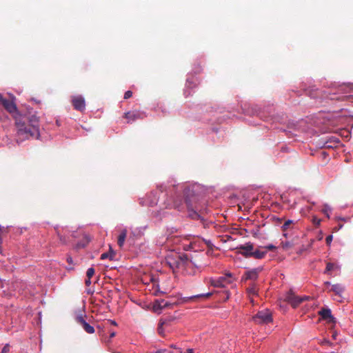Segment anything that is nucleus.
<instances>
[{"label": "nucleus", "instance_id": "obj_33", "mask_svg": "<svg viewBox=\"0 0 353 353\" xmlns=\"http://www.w3.org/2000/svg\"><path fill=\"white\" fill-rule=\"evenodd\" d=\"M332 239H333V236L332 235H328L326 239H325V241H326V243L330 245L332 241Z\"/></svg>", "mask_w": 353, "mask_h": 353}, {"label": "nucleus", "instance_id": "obj_32", "mask_svg": "<svg viewBox=\"0 0 353 353\" xmlns=\"http://www.w3.org/2000/svg\"><path fill=\"white\" fill-rule=\"evenodd\" d=\"M132 91L128 90L124 94V99H128L132 97Z\"/></svg>", "mask_w": 353, "mask_h": 353}, {"label": "nucleus", "instance_id": "obj_25", "mask_svg": "<svg viewBox=\"0 0 353 353\" xmlns=\"http://www.w3.org/2000/svg\"><path fill=\"white\" fill-rule=\"evenodd\" d=\"M114 258V253L113 251L110 250V252H105V253H103L101 255V257L100 259L101 260H105L106 259H109L110 260H113Z\"/></svg>", "mask_w": 353, "mask_h": 353}, {"label": "nucleus", "instance_id": "obj_49", "mask_svg": "<svg viewBox=\"0 0 353 353\" xmlns=\"http://www.w3.org/2000/svg\"><path fill=\"white\" fill-rule=\"evenodd\" d=\"M185 96H186V97L188 96V94H187V91H186V90L185 91ZM189 94H190V93H188V95H189Z\"/></svg>", "mask_w": 353, "mask_h": 353}, {"label": "nucleus", "instance_id": "obj_28", "mask_svg": "<svg viewBox=\"0 0 353 353\" xmlns=\"http://www.w3.org/2000/svg\"><path fill=\"white\" fill-rule=\"evenodd\" d=\"M293 223V221L292 220H287L284 224L282 226V229L283 231H285L289 227L290 225Z\"/></svg>", "mask_w": 353, "mask_h": 353}, {"label": "nucleus", "instance_id": "obj_50", "mask_svg": "<svg viewBox=\"0 0 353 353\" xmlns=\"http://www.w3.org/2000/svg\"><path fill=\"white\" fill-rule=\"evenodd\" d=\"M171 347H172V348H176V346H175V345H171Z\"/></svg>", "mask_w": 353, "mask_h": 353}, {"label": "nucleus", "instance_id": "obj_38", "mask_svg": "<svg viewBox=\"0 0 353 353\" xmlns=\"http://www.w3.org/2000/svg\"><path fill=\"white\" fill-rule=\"evenodd\" d=\"M192 245H193L192 241H190V244H189V245H184V249H185V250L190 249V248H191V247H192Z\"/></svg>", "mask_w": 353, "mask_h": 353}, {"label": "nucleus", "instance_id": "obj_18", "mask_svg": "<svg viewBox=\"0 0 353 353\" xmlns=\"http://www.w3.org/2000/svg\"><path fill=\"white\" fill-rule=\"evenodd\" d=\"M252 257H254L256 259H263L267 254V251H263L260 250H253V252L252 253Z\"/></svg>", "mask_w": 353, "mask_h": 353}, {"label": "nucleus", "instance_id": "obj_23", "mask_svg": "<svg viewBox=\"0 0 353 353\" xmlns=\"http://www.w3.org/2000/svg\"><path fill=\"white\" fill-rule=\"evenodd\" d=\"M329 143H330L331 144L327 145V147L333 148L336 147L340 143V141L338 138L332 137L326 142L327 144Z\"/></svg>", "mask_w": 353, "mask_h": 353}, {"label": "nucleus", "instance_id": "obj_10", "mask_svg": "<svg viewBox=\"0 0 353 353\" xmlns=\"http://www.w3.org/2000/svg\"><path fill=\"white\" fill-rule=\"evenodd\" d=\"M319 314L321 319L327 321L329 323H336V318L332 314V311L330 308H322L319 311Z\"/></svg>", "mask_w": 353, "mask_h": 353}, {"label": "nucleus", "instance_id": "obj_6", "mask_svg": "<svg viewBox=\"0 0 353 353\" xmlns=\"http://www.w3.org/2000/svg\"><path fill=\"white\" fill-rule=\"evenodd\" d=\"M188 258L185 255L176 256V259L173 258L172 256H168L166 259L167 263L169 266L174 270L176 268H179L181 265L185 263V261L187 260Z\"/></svg>", "mask_w": 353, "mask_h": 353}, {"label": "nucleus", "instance_id": "obj_41", "mask_svg": "<svg viewBox=\"0 0 353 353\" xmlns=\"http://www.w3.org/2000/svg\"><path fill=\"white\" fill-rule=\"evenodd\" d=\"M165 350H158L154 353H165Z\"/></svg>", "mask_w": 353, "mask_h": 353}, {"label": "nucleus", "instance_id": "obj_13", "mask_svg": "<svg viewBox=\"0 0 353 353\" xmlns=\"http://www.w3.org/2000/svg\"><path fill=\"white\" fill-rule=\"evenodd\" d=\"M59 241L62 244H67L69 241L70 231L67 228H62L61 230L59 227L54 228Z\"/></svg>", "mask_w": 353, "mask_h": 353}, {"label": "nucleus", "instance_id": "obj_40", "mask_svg": "<svg viewBox=\"0 0 353 353\" xmlns=\"http://www.w3.org/2000/svg\"><path fill=\"white\" fill-rule=\"evenodd\" d=\"M336 336H337V333L336 332H334L333 334H332V339L334 340H336Z\"/></svg>", "mask_w": 353, "mask_h": 353}, {"label": "nucleus", "instance_id": "obj_11", "mask_svg": "<svg viewBox=\"0 0 353 353\" xmlns=\"http://www.w3.org/2000/svg\"><path fill=\"white\" fill-rule=\"evenodd\" d=\"M237 249H239V253L246 258L252 257L253 252L254 245L252 243L248 242L245 245H239Z\"/></svg>", "mask_w": 353, "mask_h": 353}, {"label": "nucleus", "instance_id": "obj_46", "mask_svg": "<svg viewBox=\"0 0 353 353\" xmlns=\"http://www.w3.org/2000/svg\"><path fill=\"white\" fill-rule=\"evenodd\" d=\"M185 203H186L188 207H189V201L187 199H185Z\"/></svg>", "mask_w": 353, "mask_h": 353}, {"label": "nucleus", "instance_id": "obj_2", "mask_svg": "<svg viewBox=\"0 0 353 353\" xmlns=\"http://www.w3.org/2000/svg\"><path fill=\"white\" fill-rule=\"evenodd\" d=\"M158 188L161 192L165 191L168 196H176V199H173L172 201H168L166 203H165V208H174L179 210L183 201L181 196V192H183V194L187 197L190 195L188 193L190 189L188 188H184L183 185L176 184L174 180L168 181L166 185H161L158 186Z\"/></svg>", "mask_w": 353, "mask_h": 353}, {"label": "nucleus", "instance_id": "obj_42", "mask_svg": "<svg viewBox=\"0 0 353 353\" xmlns=\"http://www.w3.org/2000/svg\"><path fill=\"white\" fill-rule=\"evenodd\" d=\"M112 325H117V323L113 320H109Z\"/></svg>", "mask_w": 353, "mask_h": 353}, {"label": "nucleus", "instance_id": "obj_27", "mask_svg": "<svg viewBox=\"0 0 353 353\" xmlns=\"http://www.w3.org/2000/svg\"><path fill=\"white\" fill-rule=\"evenodd\" d=\"M95 272V270L93 268H89L86 272L87 278H92Z\"/></svg>", "mask_w": 353, "mask_h": 353}, {"label": "nucleus", "instance_id": "obj_37", "mask_svg": "<svg viewBox=\"0 0 353 353\" xmlns=\"http://www.w3.org/2000/svg\"><path fill=\"white\" fill-rule=\"evenodd\" d=\"M85 283L87 286L90 285L91 284V278H87L85 281Z\"/></svg>", "mask_w": 353, "mask_h": 353}, {"label": "nucleus", "instance_id": "obj_12", "mask_svg": "<svg viewBox=\"0 0 353 353\" xmlns=\"http://www.w3.org/2000/svg\"><path fill=\"white\" fill-rule=\"evenodd\" d=\"M145 114L139 111H130L124 114V117L127 119L128 123H131L139 119H143Z\"/></svg>", "mask_w": 353, "mask_h": 353}, {"label": "nucleus", "instance_id": "obj_31", "mask_svg": "<svg viewBox=\"0 0 353 353\" xmlns=\"http://www.w3.org/2000/svg\"><path fill=\"white\" fill-rule=\"evenodd\" d=\"M194 85H195L193 81H190L189 79H187V81H186V87L187 88H192Z\"/></svg>", "mask_w": 353, "mask_h": 353}, {"label": "nucleus", "instance_id": "obj_1", "mask_svg": "<svg viewBox=\"0 0 353 353\" xmlns=\"http://www.w3.org/2000/svg\"><path fill=\"white\" fill-rule=\"evenodd\" d=\"M15 123L17 128V141L30 138L36 139L39 138V120L36 115H30L28 117V125L17 117L15 118Z\"/></svg>", "mask_w": 353, "mask_h": 353}, {"label": "nucleus", "instance_id": "obj_34", "mask_svg": "<svg viewBox=\"0 0 353 353\" xmlns=\"http://www.w3.org/2000/svg\"><path fill=\"white\" fill-rule=\"evenodd\" d=\"M202 240H203V241L205 242V243L207 245V246L208 248H212L213 244H212V243L211 242L210 240H206V239H203Z\"/></svg>", "mask_w": 353, "mask_h": 353}, {"label": "nucleus", "instance_id": "obj_5", "mask_svg": "<svg viewBox=\"0 0 353 353\" xmlns=\"http://www.w3.org/2000/svg\"><path fill=\"white\" fill-rule=\"evenodd\" d=\"M309 299V296H296L292 292H289L285 298V300L292 305L293 307H296L299 305L300 303H301L303 301L307 300Z\"/></svg>", "mask_w": 353, "mask_h": 353}, {"label": "nucleus", "instance_id": "obj_26", "mask_svg": "<svg viewBox=\"0 0 353 353\" xmlns=\"http://www.w3.org/2000/svg\"><path fill=\"white\" fill-rule=\"evenodd\" d=\"M321 212L327 217L330 218V214L332 212L331 207L327 204H324Z\"/></svg>", "mask_w": 353, "mask_h": 353}, {"label": "nucleus", "instance_id": "obj_45", "mask_svg": "<svg viewBox=\"0 0 353 353\" xmlns=\"http://www.w3.org/2000/svg\"><path fill=\"white\" fill-rule=\"evenodd\" d=\"M114 336H115V332H112V333L110 334V337H111V338L114 337Z\"/></svg>", "mask_w": 353, "mask_h": 353}, {"label": "nucleus", "instance_id": "obj_21", "mask_svg": "<svg viewBox=\"0 0 353 353\" xmlns=\"http://www.w3.org/2000/svg\"><path fill=\"white\" fill-rule=\"evenodd\" d=\"M281 244L283 249L287 250L294 247L296 243L294 241H282Z\"/></svg>", "mask_w": 353, "mask_h": 353}, {"label": "nucleus", "instance_id": "obj_4", "mask_svg": "<svg viewBox=\"0 0 353 353\" xmlns=\"http://www.w3.org/2000/svg\"><path fill=\"white\" fill-rule=\"evenodd\" d=\"M252 320L257 324H268L272 321L270 312L268 310L259 311L252 316Z\"/></svg>", "mask_w": 353, "mask_h": 353}, {"label": "nucleus", "instance_id": "obj_43", "mask_svg": "<svg viewBox=\"0 0 353 353\" xmlns=\"http://www.w3.org/2000/svg\"><path fill=\"white\" fill-rule=\"evenodd\" d=\"M185 353H194V352L192 349H188L187 350Z\"/></svg>", "mask_w": 353, "mask_h": 353}, {"label": "nucleus", "instance_id": "obj_17", "mask_svg": "<svg viewBox=\"0 0 353 353\" xmlns=\"http://www.w3.org/2000/svg\"><path fill=\"white\" fill-rule=\"evenodd\" d=\"M345 290V287L339 283L334 284L331 285V289L330 291L333 292L336 295L339 296H341V294Z\"/></svg>", "mask_w": 353, "mask_h": 353}, {"label": "nucleus", "instance_id": "obj_24", "mask_svg": "<svg viewBox=\"0 0 353 353\" xmlns=\"http://www.w3.org/2000/svg\"><path fill=\"white\" fill-rule=\"evenodd\" d=\"M246 292L250 296L252 295H256L257 289L256 285L252 283L250 287L247 288Z\"/></svg>", "mask_w": 353, "mask_h": 353}, {"label": "nucleus", "instance_id": "obj_36", "mask_svg": "<svg viewBox=\"0 0 353 353\" xmlns=\"http://www.w3.org/2000/svg\"><path fill=\"white\" fill-rule=\"evenodd\" d=\"M265 248L269 250H273L276 249V247L274 245H272V244H269V245L265 246Z\"/></svg>", "mask_w": 353, "mask_h": 353}, {"label": "nucleus", "instance_id": "obj_51", "mask_svg": "<svg viewBox=\"0 0 353 353\" xmlns=\"http://www.w3.org/2000/svg\"><path fill=\"white\" fill-rule=\"evenodd\" d=\"M88 294H92V292H90V291H88Z\"/></svg>", "mask_w": 353, "mask_h": 353}, {"label": "nucleus", "instance_id": "obj_30", "mask_svg": "<svg viewBox=\"0 0 353 353\" xmlns=\"http://www.w3.org/2000/svg\"><path fill=\"white\" fill-rule=\"evenodd\" d=\"M1 353H10V345L9 344L5 345L3 347Z\"/></svg>", "mask_w": 353, "mask_h": 353}, {"label": "nucleus", "instance_id": "obj_20", "mask_svg": "<svg viewBox=\"0 0 353 353\" xmlns=\"http://www.w3.org/2000/svg\"><path fill=\"white\" fill-rule=\"evenodd\" d=\"M159 199L152 192L150 196H148V203L150 206H154L157 204Z\"/></svg>", "mask_w": 353, "mask_h": 353}, {"label": "nucleus", "instance_id": "obj_29", "mask_svg": "<svg viewBox=\"0 0 353 353\" xmlns=\"http://www.w3.org/2000/svg\"><path fill=\"white\" fill-rule=\"evenodd\" d=\"M321 221V220L320 219H319L318 217H316L315 216L312 217V223L315 225H316V226L320 225Z\"/></svg>", "mask_w": 353, "mask_h": 353}, {"label": "nucleus", "instance_id": "obj_9", "mask_svg": "<svg viewBox=\"0 0 353 353\" xmlns=\"http://www.w3.org/2000/svg\"><path fill=\"white\" fill-rule=\"evenodd\" d=\"M72 103L74 106V108L77 110L83 112L85 108V102L84 98L81 95L72 97Z\"/></svg>", "mask_w": 353, "mask_h": 353}, {"label": "nucleus", "instance_id": "obj_44", "mask_svg": "<svg viewBox=\"0 0 353 353\" xmlns=\"http://www.w3.org/2000/svg\"><path fill=\"white\" fill-rule=\"evenodd\" d=\"M324 284H325V285H331V283H330V281H325V282L324 283Z\"/></svg>", "mask_w": 353, "mask_h": 353}, {"label": "nucleus", "instance_id": "obj_15", "mask_svg": "<svg viewBox=\"0 0 353 353\" xmlns=\"http://www.w3.org/2000/svg\"><path fill=\"white\" fill-rule=\"evenodd\" d=\"M172 304L164 299L156 300L154 303L153 308L157 312H159L162 309L169 307Z\"/></svg>", "mask_w": 353, "mask_h": 353}, {"label": "nucleus", "instance_id": "obj_22", "mask_svg": "<svg viewBox=\"0 0 353 353\" xmlns=\"http://www.w3.org/2000/svg\"><path fill=\"white\" fill-rule=\"evenodd\" d=\"M339 269H340L339 265H338L336 264H334V263H327V265H326V268H325V270L324 271V273L327 274V273L330 272L332 270H339Z\"/></svg>", "mask_w": 353, "mask_h": 353}, {"label": "nucleus", "instance_id": "obj_35", "mask_svg": "<svg viewBox=\"0 0 353 353\" xmlns=\"http://www.w3.org/2000/svg\"><path fill=\"white\" fill-rule=\"evenodd\" d=\"M322 345H332V343L329 341L327 339H323L321 343Z\"/></svg>", "mask_w": 353, "mask_h": 353}, {"label": "nucleus", "instance_id": "obj_47", "mask_svg": "<svg viewBox=\"0 0 353 353\" xmlns=\"http://www.w3.org/2000/svg\"><path fill=\"white\" fill-rule=\"evenodd\" d=\"M194 217L199 216L198 214L196 212H194Z\"/></svg>", "mask_w": 353, "mask_h": 353}, {"label": "nucleus", "instance_id": "obj_14", "mask_svg": "<svg viewBox=\"0 0 353 353\" xmlns=\"http://www.w3.org/2000/svg\"><path fill=\"white\" fill-rule=\"evenodd\" d=\"M77 322L81 325L83 330L88 334H93L94 332V328L86 322L83 315H78L76 317Z\"/></svg>", "mask_w": 353, "mask_h": 353}, {"label": "nucleus", "instance_id": "obj_16", "mask_svg": "<svg viewBox=\"0 0 353 353\" xmlns=\"http://www.w3.org/2000/svg\"><path fill=\"white\" fill-rule=\"evenodd\" d=\"M212 294V293H211V292H208V293H204V294H196V295H193V296H190L183 297L181 299V300H182V303H188V301H196L198 299L201 298V297L208 298V297L210 296Z\"/></svg>", "mask_w": 353, "mask_h": 353}, {"label": "nucleus", "instance_id": "obj_39", "mask_svg": "<svg viewBox=\"0 0 353 353\" xmlns=\"http://www.w3.org/2000/svg\"><path fill=\"white\" fill-rule=\"evenodd\" d=\"M67 261H68V263H72V257H71V256H68V257H67Z\"/></svg>", "mask_w": 353, "mask_h": 353}, {"label": "nucleus", "instance_id": "obj_8", "mask_svg": "<svg viewBox=\"0 0 353 353\" xmlns=\"http://www.w3.org/2000/svg\"><path fill=\"white\" fill-rule=\"evenodd\" d=\"M0 104L10 113L14 114L17 112V108L13 101L7 99L0 94Z\"/></svg>", "mask_w": 353, "mask_h": 353}, {"label": "nucleus", "instance_id": "obj_19", "mask_svg": "<svg viewBox=\"0 0 353 353\" xmlns=\"http://www.w3.org/2000/svg\"><path fill=\"white\" fill-rule=\"evenodd\" d=\"M127 236V230H123L118 237V245L119 247H122L124 244L125 240Z\"/></svg>", "mask_w": 353, "mask_h": 353}, {"label": "nucleus", "instance_id": "obj_3", "mask_svg": "<svg viewBox=\"0 0 353 353\" xmlns=\"http://www.w3.org/2000/svg\"><path fill=\"white\" fill-rule=\"evenodd\" d=\"M234 279L230 272L218 278L211 279L210 284L215 288H225L228 285L232 283Z\"/></svg>", "mask_w": 353, "mask_h": 353}, {"label": "nucleus", "instance_id": "obj_48", "mask_svg": "<svg viewBox=\"0 0 353 353\" xmlns=\"http://www.w3.org/2000/svg\"><path fill=\"white\" fill-rule=\"evenodd\" d=\"M283 236H284L285 237H287V236H288V234H287V233H284V234H283Z\"/></svg>", "mask_w": 353, "mask_h": 353}, {"label": "nucleus", "instance_id": "obj_7", "mask_svg": "<svg viewBox=\"0 0 353 353\" xmlns=\"http://www.w3.org/2000/svg\"><path fill=\"white\" fill-rule=\"evenodd\" d=\"M262 270L263 267H258L246 271L241 277V281L257 280L259 274Z\"/></svg>", "mask_w": 353, "mask_h": 353}]
</instances>
